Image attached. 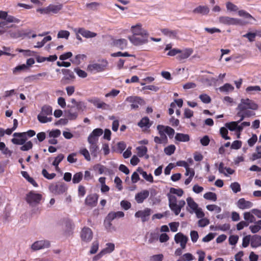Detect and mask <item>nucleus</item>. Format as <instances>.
<instances>
[{
    "mask_svg": "<svg viewBox=\"0 0 261 261\" xmlns=\"http://www.w3.org/2000/svg\"><path fill=\"white\" fill-rule=\"evenodd\" d=\"M35 134V132L31 129L26 132L14 133L13 134L14 138L11 139V142L15 145H22L25 143L28 138L32 137Z\"/></svg>",
    "mask_w": 261,
    "mask_h": 261,
    "instance_id": "1",
    "label": "nucleus"
},
{
    "mask_svg": "<svg viewBox=\"0 0 261 261\" xmlns=\"http://www.w3.org/2000/svg\"><path fill=\"white\" fill-rule=\"evenodd\" d=\"M52 108L48 105H44L41 108V112L37 116L39 121L42 123L50 122L52 120Z\"/></svg>",
    "mask_w": 261,
    "mask_h": 261,
    "instance_id": "2",
    "label": "nucleus"
},
{
    "mask_svg": "<svg viewBox=\"0 0 261 261\" xmlns=\"http://www.w3.org/2000/svg\"><path fill=\"white\" fill-rule=\"evenodd\" d=\"M258 109V105L253 100L247 99H241V102L238 105L237 110H246L250 109L252 110H256Z\"/></svg>",
    "mask_w": 261,
    "mask_h": 261,
    "instance_id": "3",
    "label": "nucleus"
},
{
    "mask_svg": "<svg viewBox=\"0 0 261 261\" xmlns=\"http://www.w3.org/2000/svg\"><path fill=\"white\" fill-rule=\"evenodd\" d=\"M108 63L107 60H102L101 63H93L89 64L87 69L92 73L100 72L104 71L108 66Z\"/></svg>",
    "mask_w": 261,
    "mask_h": 261,
    "instance_id": "4",
    "label": "nucleus"
},
{
    "mask_svg": "<svg viewBox=\"0 0 261 261\" xmlns=\"http://www.w3.org/2000/svg\"><path fill=\"white\" fill-rule=\"evenodd\" d=\"M41 198V194L31 191L27 195L26 201L30 205L35 206L39 203Z\"/></svg>",
    "mask_w": 261,
    "mask_h": 261,
    "instance_id": "5",
    "label": "nucleus"
},
{
    "mask_svg": "<svg viewBox=\"0 0 261 261\" xmlns=\"http://www.w3.org/2000/svg\"><path fill=\"white\" fill-rule=\"evenodd\" d=\"M218 21L225 25H241L242 21L238 18L230 17L226 16H222L218 18Z\"/></svg>",
    "mask_w": 261,
    "mask_h": 261,
    "instance_id": "6",
    "label": "nucleus"
},
{
    "mask_svg": "<svg viewBox=\"0 0 261 261\" xmlns=\"http://www.w3.org/2000/svg\"><path fill=\"white\" fill-rule=\"evenodd\" d=\"M148 35L128 37L130 41L135 45H141L148 42Z\"/></svg>",
    "mask_w": 261,
    "mask_h": 261,
    "instance_id": "7",
    "label": "nucleus"
},
{
    "mask_svg": "<svg viewBox=\"0 0 261 261\" xmlns=\"http://www.w3.org/2000/svg\"><path fill=\"white\" fill-rule=\"evenodd\" d=\"M151 212L152 211L150 208H145L143 210L137 212L135 214V217L136 218H140L142 222H145L149 220Z\"/></svg>",
    "mask_w": 261,
    "mask_h": 261,
    "instance_id": "8",
    "label": "nucleus"
},
{
    "mask_svg": "<svg viewBox=\"0 0 261 261\" xmlns=\"http://www.w3.org/2000/svg\"><path fill=\"white\" fill-rule=\"evenodd\" d=\"M125 101L131 103L130 106L132 110H137L139 105H142L144 102L142 99L138 96H129L126 98Z\"/></svg>",
    "mask_w": 261,
    "mask_h": 261,
    "instance_id": "9",
    "label": "nucleus"
},
{
    "mask_svg": "<svg viewBox=\"0 0 261 261\" xmlns=\"http://www.w3.org/2000/svg\"><path fill=\"white\" fill-rule=\"evenodd\" d=\"M49 189L51 192L56 194H61L64 193L67 188L65 184L61 183L52 184L49 186Z\"/></svg>",
    "mask_w": 261,
    "mask_h": 261,
    "instance_id": "10",
    "label": "nucleus"
},
{
    "mask_svg": "<svg viewBox=\"0 0 261 261\" xmlns=\"http://www.w3.org/2000/svg\"><path fill=\"white\" fill-rule=\"evenodd\" d=\"M81 238L83 241L86 243L91 241L93 238L92 230L89 227H84L81 232Z\"/></svg>",
    "mask_w": 261,
    "mask_h": 261,
    "instance_id": "11",
    "label": "nucleus"
},
{
    "mask_svg": "<svg viewBox=\"0 0 261 261\" xmlns=\"http://www.w3.org/2000/svg\"><path fill=\"white\" fill-rule=\"evenodd\" d=\"M174 240L176 243H179L181 248L184 249L186 247V244L188 241V237L184 235L181 232L176 233L174 236Z\"/></svg>",
    "mask_w": 261,
    "mask_h": 261,
    "instance_id": "12",
    "label": "nucleus"
},
{
    "mask_svg": "<svg viewBox=\"0 0 261 261\" xmlns=\"http://www.w3.org/2000/svg\"><path fill=\"white\" fill-rule=\"evenodd\" d=\"M50 244L48 241L45 240L37 241L34 242L31 245V249L34 251H37L49 246Z\"/></svg>",
    "mask_w": 261,
    "mask_h": 261,
    "instance_id": "13",
    "label": "nucleus"
},
{
    "mask_svg": "<svg viewBox=\"0 0 261 261\" xmlns=\"http://www.w3.org/2000/svg\"><path fill=\"white\" fill-rule=\"evenodd\" d=\"M62 72L64 74V76L61 79V83L66 84L68 83L67 81L73 80L75 78V76L73 71L67 69H62Z\"/></svg>",
    "mask_w": 261,
    "mask_h": 261,
    "instance_id": "14",
    "label": "nucleus"
},
{
    "mask_svg": "<svg viewBox=\"0 0 261 261\" xmlns=\"http://www.w3.org/2000/svg\"><path fill=\"white\" fill-rule=\"evenodd\" d=\"M98 196L96 194L89 195L85 199L86 205L90 207H94L97 203Z\"/></svg>",
    "mask_w": 261,
    "mask_h": 261,
    "instance_id": "15",
    "label": "nucleus"
},
{
    "mask_svg": "<svg viewBox=\"0 0 261 261\" xmlns=\"http://www.w3.org/2000/svg\"><path fill=\"white\" fill-rule=\"evenodd\" d=\"M193 52V49L190 48L180 50V52L178 53V56L176 57V59L180 61H182L189 58L192 55Z\"/></svg>",
    "mask_w": 261,
    "mask_h": 261,
    "instance_id": "16",
    "label": "nucleus"
},
{
    "mask_svg": "<svg viewBox=\"0 0 261 261\" xmlns=\"http://www.w3.org/2000/svg\"><path fill=\"white\" fill-rule=\"evenodd\" d=\"M90 101L97 108L102 109L103 110H108L109 109L110 106L106 103L101 101L98 98L92 99Z\"/></svg>",
    "mask_w": 261,
    "mask_h": 261,
    "instance_id": "17",
    "label": "nucleus"
},
{
    "mask_svg": "<svg viewBox=\"0 0 261 261\" xmlns=\"http://www.w3.org/2000/svg\"><path fill=\"white\" fill-rule=\"evenodd\" d=\"M76 33L80 34L84 37L86 38H94L97 36V34L96 33L91 32L89 30H87L83 28H79L77 30Z\"/></svg>",
    "mask_w": 261,
    "mask_h": 261,
    "instance_id": "18",
    "label": "nucleus"
},
{
    "mask_svg": "<svg viewBox=\"0 0 261 261\" xmlns=\"http://www.w3.org/2000/svg\"><path fill=\"white\" fill-rule=\"evenodd\" d=\"M149 192L148 190H143L136 195L135 200L137 203H142L149 196Z\"/></svg>",
    "mask_w": 261,
    "mask_h": 261,
    "instance_id": "19",
    "label": "nucleus"
},
{
    "mask_svg": "<svg viewBox=\"0 0 261 261\" xmlns=\"http://www.w3.org/2000/svg\"><path fill=\"white\" fill-rule=\"evenodd\" d=\"M31 31L24 32L23 31L16 30L15 31H10L9 32L10 36L13 38H18L28 36Z\"/></svg>",
    "mask_w": 261,
    "mask_h": 261,
    "instance_id": "20",
    "label": "nucleus"
},
{
    "mask_svg": "<svg viewBox=\"0 0 261 261\" xmlns=\"http://www.w3.org/2000/svg\"><path fill=\"white\" fill-rule=\"evenodd\" d=\"M127 44V41L125 39H115L113 41V45L120 49H125Z\"/></svg>",
    "mask_w": 261,
    "mask_h": 261,
    "instance_id": "21",
    "label": "nucleus"
},
{
    "mask_svg": "<svg viewBox=\"0 0 261 261\" xmlns=\"http://www.w3.org/2000/svg\"><path fill=\"white\" fill-rule=\"evenodd\" d=\"M193 12L195 14L206 15L210 12V9L207 6H199L193 10Z\"/></svg>",
    "mask_w": 261,
    "mask_h": 261,
    "instance_id": "22",
    "label": "nucleus"
},
{
    "mask_svg": "<svg viewBox=\"0 0 261 261\" xmlns=\"http://www.w3.org/2000/svg\"><path fill=\"white\" fill-rule=\"evenodd\" d=\"M237 205L240 209L244 210L251 207L253 204L250 201L245 200L244 198H241L238 200Z\"/></svg>",
    "mask_w": 261,
    "mask_h": 261,
    "instance_id": "23",
    "label": "nucleus"
},
{
    "mask_svg": "<svg viewBox=\"0 0 261 261\" xmlns=\"http://www.w3.org/2000/svg\"><path fill=\"white\" fill-rule=\"evenodd\" d=\"M132 29L133 33V36L148 35L147 32L143 30L140 24H137L136 26L132 27Z\"/></svg>",
    "mask_w": 261,
    "mask_h": 261,
    "instance_id": "24",
    "label": "nucleus"
},
{
    "mask_svg": "<svg viewBox=\"0 0 261 261\" xmlns=\"http://www.w3.org/2000/svg\"><path fill=\"white\" fill-rule=\"evenodd\" d=\"M47 7L48 14L50 13L57 14L62 9L63 5L61 4L58 5L50 4Z\"/></svg>",
    "mask_w": 261,
    "mask_h": 261,
    "instance_id": "25",
    "label": "nucleus"
},
{
    "mask_svg": "<svg viewBox=\"0 0 261 261\" xmlns=\"http://www.w3.org/2000/svg\"><path fill=\"white\" fill-rule=\"evenodd\" d=\"M167 196L169 200V206L170 210L172 211L174 207H176V204L178 202L177 198L174 195L171 194L170 193H168Z\"/></svg>",
    "mask_w": 261,
    "mask_h": 261,
    "instance_id": "26",
    "label": "nucleus"
},
{
    "mask_svg": "<svg viewBox=\"0 0 261 261\" xmlns=\"http://www.w3.org/2000/svg\"><path fill=\"white\" fill-rule=\"evenodd\" d=\"M251 246L252 248H257L261 246V236L254 235L251 239Z\"/></svg>",
    "mask_w": 261,
    "mask_h": 261,
    "instance_id": "27",
    "label": "nucleus"
},
{
    "mask_svg": "<svg viewBox=\"0 0 261 261\" xmlns=\"http://www.w3.org/2000/svg\"><path fill=\"white\" fill-rule=\"evenodd\" d=\"M67 107L69 108L68 110L65 111V113L70 120H75L78 115L77 112H72V107H70V105H68Z\"/></svg>",
    "mask_w": 261,
    "mask_h": 261,
    "instance_id": "28",
    "label": "nucleus"
},
{
    "mask_svg": "<svg viewBox=\"0 0 261 261\" xmlns=\"http://www.w3.org/2000/svg\"><path fill=\"white\" fill-rule=\"evenodd\" d=\"M137 171L142 175L143 178L145 179L147 181H149L150 182H153V176L151 174H147L146 171H144L141 168L139 167L137 169Z\"/></svg>",
    "mask_w": 261,
    "mask_h": 261,
    "instance_id": "29",
    "label": "nucleus"
},
{
    "mask_svg": "<svg viewBox=\"0 0 261 261\" xmlns=\"http://www.w3.org/2000/svg\"><path fill=\"white\" fill-rule=\"evenodd\" d=\"M175 139L179 142H186L190 140V136L188 134L177 133L175 136Z\"/></svg>",
    "mask_w": 261,
    "mask_h": 261,
    "instance_id": "30",
    "label": "nucleus"
},
{
    "mask_svg": "<svg viewBox=\"0 0 261 261\" xmlns=\"http://www.w3.org/2000/svg\"><path fill=\"white\" fill-rule=\"evenodd\" d=\"M185 204L186 202L185 200H179L176 204V207H174L172 212L176 216L178 215L180 213L181 209L185 205Z\"/></svg>",
    "mask_w": 261,
    "mask_h": 261,
    "instance_id": "31",
    "label": "nucleus"
},
{
    "mask_svg": "<svg viewBox=\"0 0 261 261\" xmlns=\"http://www.w3.org/2000/svg\"><path fill=\"white\" fill-rule=\"evenodd\" d=\"M161 31L164 35L172 38L175 37L177 34L176 31L170 30L167 28L162 29L161 30Z\"/></svg>",
    "mask_w": 261,
    "mask_h": 261,
    "instance_id": "32",
    "label": "nucleus"
},
{
    "mask_svg": "<svg viewBox=\"0 0 261 261\" xmlns=\"http://www.w3.org/2000/svg\"><path fill=\"white\" fill-rule=\"evenodd\" d=\"M22 176L25 178L28 182L31 183L34 187H38V185L37 183L35 181V180L32 178L31 177L27 172L26 171H21V172Z\"/></svg>",
    "mask_w": 261,
    "mask_h": 261,
    "instance_id": "33",
    "label": "nucleus"
},
{
    "mask_svg": "<svg viewBox=\"0 0 261 261\" xmlns=\"http://www.w3.org/2000/svg\"><path fill=\"white\" fill-rule=\"evenodd\" d=\"M187 202L188 205L192 209V211H190L191 213H192L193 211H195L198 208V204L194 201V200L190 197L187 198Z\"/></svg>",
    "mask_w": 261,
    "mask_h": 261,
    "instance_id": "34",
    "label": "nucleus"
},
{
    "mask_svg": "<svg viewBox=\"0 0 261 261\" xmlns=\"http://www.w3.org/2000/svg\"><path fill=\"white\" fill-rule=\"evenodd\" d=\"M244 219L246 222H248V224L249 223H254L256 220L254 216L250 212H245L244 213Z\"/></svg>",
    "mask_w": 261,
    "mask_h": 261,
    "instance_id": "35",
    "label": "nucleus"
},
{
    "mask_svg": "<svg viewBox=\"0 0 261 261\" xmlns=\"http://www.w3.org/2000/svg\"><path fill=\"white\" fill-rule=\"evenodd\" d=\"M165 128V126L162 125H158L157 126V129L159 131V134L160 135V138L162 139L163 141H167V137L165 134V131L164 130Z\"/></svg>",
    "mask_w": 261,
    "mask_h": 261,
    "instance_id": "36",
    "label": "nucleus"
},
{
    "mask_svg": "<svg viewBox=\"0 0 261 261\" xmlns=\"http://www.w3.org/2000/svg\"><path fill=\"white\" fill-rule=\"evenodd\" d=\"M138 125L140 127H145L146 128H149L151 126V124H149V118L147 117L143 118L138 123Z\"/></svg>",
    "mask_w": 261,
    "mask_h": 261,
    "instance_id": "37",
    "label": "nucleus"
},
{
    "mask_svg": "<svg viewBox=\"0 0 261 261\" xmlns=\"http://www.w3.org/2000/svg\"><path fill=\"white\" fill-rule=\"evenodd\" d=\"M89 150L91 152V155L93 157L96 158L99 152V149L97 144L90 145Z\"/></svg>",
    "mask_w": 261,
    "mask_h": 261,
    "instance_id": "38",
    "label": "nucleus"
},
{
    "mask_svg": "<svg viewBox=\"0 0 261 261\" xmlns=\"http://www.w3.org/2000/svg\"><path fill=\"white\" fill-rule=\"evenodd\" d=\"M64 154L60 153L59 154L55 159L54 161L53 162L52 165L55 166L56 170L59 169L58 165L59 163L64 159Z\"/></svg>",
    "mask_w": 261,
    "mask_h": 261,
    "instance_id": "39",
    "label": "nucleus"
},
{
    "mask_svg": "<svg viewBox=\"0 0 261 261\" xmlns=\"http://www.w3.org/2000/svg\"><path fill=\"white\" fill-rule=\"evenodd\" d=\"M234 89V87L230 84L226 83L223 86L219 88V90L221 92H227L229 91H232Z\"/></svg>",
    "mask_w": 261,
    "mask_h": 261,
    "instance_id": "40",
    "label": "nucleus"
},
{
    "mask_svg": "<svg viewBox=\"0 0 261 261\" xmlns=\"http://www.w3.org/2000/svg\"><path fill=\"white\" fill-rule=\"evenodd\" d=\"M203 197L207 200L216 201L217 200V195L216 193L209 192L204 194Z\"/></svg>",
    "mask_w": 261,
    "mask_h": 261,
    "instance_id": "41",
    "label": "nucleus"
},
{
    "mask_svg": "<svg viewBox=\"0 0 261 261\" xmlns=\"http://www.w3.org/2000/svg\"><path fill=\"white\" fill-rule=\"evenodd\" d=\"M137 150L138 151V155L142 158L146 154L147 152V148L146 146H139L137 147Z\"/></svg>",
    "mask_w": 261,
    "mask_h": 261,
    "instance_id": "42",
    "label": "nucleus"
},
{
    "mask_svg": "<svg viewBox=\"0 0 261 261\" xmlns=\"http://www.w3.org/2000/svg\"><path fill=\"white\" fill-rule=\"evenodd\" d=\"M106 246L107 247L101 250L104 254L110 253L114 250L115 245L114 244L109 243L106 244Z\"/></svg>",
    "mask_w": 261,
    "mask_h": 261,
    "instance_id": "43",
    "label": "nucleus"
},
{
    "mask_svg": "<svg viewBox=\"0 0 261 261\" xmlns=\"http://www.w3.org/2000/svg\"><path fill=\"white\" fill-rule=\"evenodd\" d=\"M69 35L70 33L69 31L66 30H61L58 32L57 34V38H65L66 39H68Z\"/></svg>",
    "mask_w": 261,
    "mask_h": 261,
    "instance_id": "44",
    "label": "nucleus"
},
{
    "mask_svg": "<svg viewBox=\"0 0 261 261\" xmlns=\"http://www.w3.org/2000/svg\"><path fill=\"white\" fill-rule=\"evenodd\" d=\"M83 175L82 172H80L76 173L74 174L72 178V182L73 184H77L80 182L82 179Z\"/></svg>",
    "mask_w": 261,
    "mask_h": 261,
    "instance_id": "45",
    "label": "nucleus"
},
{
    "mask_svg": "<svg viewBox=\"0 0 261 261\" xmlns=\"http://www.w3.org/2000/svg\"><path fill=\"white\" fill-rule=\"evenodd\" d=\"M20 147V149L22 151H28L32 149L33 147V143L31 141L25 142Z\"/></svg>",
    "mask_w": 261,
    "mask_h": 261,
    "instance_id": "46",
    "label": "nucleus"
},
{
    "mask_svg": "<svg viewBox=\"0 0 261 261\" xmlns=\"http://www.w3.org/2000/svg\"><path fill=\"white\" fill-rule=\"evenodd\" d=\"M86 57L85 55H77L75 57L74 59L71 60V62L73 63H74L76 65H79L81 63L82 60H84V59Z\"/></svg>",
    "mask_w": 261,
    "mask_h": 261,
    "instance_id": "47",
    "label": "nucleus"
},
{
    "mask_svg": "<svg viewBox=\"0 0 261 261\" xmlns=\"http://www.w3.org/2000/svg\"><path fill=\"white\" fill-rule=\"evenodd\" d=\"M175 148L174 145H170L164 148V152L167 155H170L174 152Z\"/></svg>",
    "mask_w": 261,
    "mask_h": 261,
    "instance_id": "48",
    "label": "nucleus"
},
{
    "mask_svg": "<svg viewBox=\"0 0 261 261\" xmlns=\"http://www.w3.org/2000/svg\"><path fill=\"white\" fill-rule=\"evenodd\" d=\"M170 193L172 195L175 194L179 197H181L184 194V191L181 189H175L174 188H171L170 189Z\"/></svg>",
    "mask_w": 261,
    "mask_h": 261,
    "instance_id": "49",
    "label": "nucleus"
},
{
    "mask_svg": "<svg viewBox=\"0 0 261 261\" xmlns=\"http://www.w3.org/2000/svg\"><path fill=\"white\" fill-rule=\"evenodd\" d=\"M230 188L234 193L241 191V190L240 185L237 182L231 183L230 185Z\"/></svg>",
    "mask_w": 261,
    "mask_h": 261,
    "instance_id": "50",
    "label": "nucleus"
},
{
    "mask_svg": "<svg viewBox=\"0 0 261 261\" xmlns=\"http://www.w3.org/2000/svg\"><path fill=\"white\" fill-rule=\"evenodd\" d=\"M42 174L44 177L48 179H52L56 176V174L55 173L51 174L48 173L47 171L45 169L42 170Z\"/></svg>",
    "mask_w": 261,
    "mask_h": 261,
    "instance_id": "51",
    "label": "nucleus"
},
{
    "mask_svg": "<svg viewBox=\"0 0 261 261\" xmlns=\"http://www.w3.org/2000/svg\"><path fill=\"white\" fill-rule=\"evenodd\" d=\"M239 123L237 121H232L229 123L225 124V126L229 129L230 131H233L236 130L237 124Z\"/></svg>",
    "mask_w": 261,
    "mask_h": 261,
    "instance_id": "52",
    "label": "nucleus"
},
{
    "mask_svg": "<svg viewBox=\"0 0 261 261\" xmlns=\"http://www.w3.org/2000/svg\"><path fill=\"white\" fill-rule=\"evenodd\" d=\"M209 220L205 218H201L198 221V225L201 227H204L209 224Z\"/></svg>",
    "mask_w": 261,
    "mask_h": 261,
    "instance_id": "53",
    "label": "nucleus"
},
{
    "mask_svg": "<svg viewBox=\"0 0 261 261\" xmlns=\"http://www.w3.org/2000/svg\"><path fill=\"white\" fill-rule=\"evenodd\" d=\"M99 247V243L97 241H95L93 242L91 249L90 250V254H94L98 250Z\"/></svg>",
    "mask_w": 261,
    "mask_h": 261,
    "instance_id": "54",
    "label": "nucleus"
},
{
    "mask_svg": "<svg viewBox=\"0 0 261 261\" xmlns=\"http://www.w3.org/2000/svg\"><path fill=\"white\" fill-rule=\"evenodd\" d=\"M220 133L223 138L225 140H230V138L227 136L228 130L226 128L222 127L220 129Z\"/></svg>",
    "mask_w": 261,
    "mask_h": 261,
    "instance_id": "55",
    "label": "nucleus"
},
{
    "mask_svg": "<svg viewBox=\"0 0 261 261\" xmlns=\"http://www.w3.org/2000/svg\"><path fill=\"white\" fill-rule=\"evenodd\" d=\"M199 98L204 103H208L211 101V97L206 94H202L200 95Z\"/></svg>",
    "mask_w": 261,
    "mask_h": 261,
    "instance_id": "56",
    "label": "nucleus"
},
{
    "mask_svg": "<svg viewBox=\"0 0 261 261\" xmlns=\"http://www.w3.org/2000/svg\"><path fill=\"white\" fill-rule=\"evenodd\" d=\"M80 153L84 156V158L87 161H90L91 160L89 152L86 148H83L82 149H81L80 150Z\"/></svg>",
    "mask_w": 261,
    "mask_h": 261,
    "instance_id": "57",
    "label": "nucleus"
},
{
    "mask_svg": "<svg viewBox=\"0 0 261 261\" xmlns=\"http://www.w3.org/2000/svg\"><path fill=\"white\" fill-rule=\"evenodd\" d=\"M256 36V34L255 33L248 32L247 34L243 35V37L248 39L250 42H253L255 40V38Z\"/></svg>",
    "mask_w": 261,
    "mask_h": 261,
    "instance_id": "58",
    "label": "nucleus"
},
{
    "mask_svg": "<svg viewBox=\"0 0 261 261\" xmlns=\"http://www.w3.org/2000/svg\"><path fill=\"white\" fill-rule=\"evenodd\" d=\"M98 138L90 134L88 137V142L90 145L97 144Z\"/></svg>",
    "mask_w": 261,
    "mask_h": 261,
    "instance_id": "59",
    "label": "nucleus"
},
{
    "mask_svg": "<svg viewBox=\"0 0 261 261\" xmlns=\"http://www.w3.org/2000/svg\"><path fill=\"white\" fill-rule=\"evenodd\" d=\"M28 68L27 66L25 64H22L20 65H18L16 66L15 68L13 69V73L14 74H17V72H20L22 70H24Z\"/></svg>",
    "mask_w": 261,
    "mask_h": 261,
    "instance_id": "60",
    "label": "nucleus"
},
{
    "mask_svg": "<svg viewBox=\"0 0 261 261\" xmlns=\"http://www.w3.org/2000/svg\"><path fill=\"white\" fill-rule=\"evenodd\" d=\"M164 256L162 254L153 255L150 257L149 261H162Z\"/></svg>",
    "mask_w": 261,
    "mask_h": 261,
    "instance_id": "61",
    "label": "nucleus"
},
{
    "mask_svg": "<svg viewBox=\"0 0 261 261\" xmlns=\"http://www.w3.org/2000/svg\"><path fill=\"white\" fill-rule=\"evenodd\" d=\"M74 70L80 77L85 78L87 76V73L85 71L78 68H74Z\"/></svg>",
    "mask_w": 261,
    "mask_h": 261,
    "instance_id": "62",
    "label": "nucleus"
},
{
    "mask_svg": "<svg viewBox=\"0 0 261 261\" xmlns=\"http://www.w3.org/2000/svg\"><path fill=\"white\" fill-rule=\"evenodd\" d=\"M190 237H191V241H192V242H193V243L196 242L199 238L198 232L195 230L191 231Z\"/></svg>",
    "mask_w": 261,
    "mask_h": 261,
    "instance_id": "63",
    "label": "nucleus"
},
{
    "mask_svg": "<svg viewBox=\"0 0 261 261\" xmlns=\"http://www.w3.org/2000/svg\"><path fill=\"white\" fill-rule=\"evenodd\" d=\"M61 135V131L59 129H56L52 130L49 133V137L50 138H57Z\"/></svg>",
    "mask_w": 261,
    "mask_h": 261,
    "instance_id": "64",
    "label": "nucleus"
}]
</instances>
